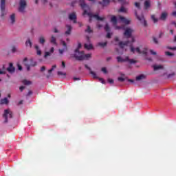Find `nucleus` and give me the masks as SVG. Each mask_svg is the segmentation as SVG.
<instances>
[{"mask_svg": "<svg viewBox=\"0 0 176 176\" xmlns=\"http://www.w3.org/2000/svg\"><path fill=\"white\" fill-rule=\"evenodd\" d=\"M74 57L78 61H83V60H89L90 57H91V54H85L84 51H79L78 49H76L74 51Z\"/></svg>", "mask_w": 176, "mask_h": 176, "instance_id": "nucleus-1", "label": "nucleus"}, {"mask_svg": "<svg viewBox=\"0 0 176 176\" xmlns=\"http://www.w3.org/2000/svg\"><path fill=\"white\" fill-rule=\"evenodd\" d=\"M82 14H83V16H86V14L87 16H89V22H91V19H93V17L94 19H96V20H98V21H104V20H105L104 17H100V16H98V14H94L91 12H87V11L86 10H84Z\"/></svg>", "mask_w": 176, "mask_h": 176, "instance_id": "nucleus-2", "label": "nucleus"}, {"mask_svg": "<svg viewBox=\"0 0 176 176\" xmlns=\"http://www.w3.org/2000/svg\"><path fill=\"white\" fill-rule=\"evenodd\" d=\"M0 10L1 19H5V16L8 14L6 11V0H0Z\"/></svg>", "mask_w": 176, "mask_h": 176, "instance_id": "nucleus-3", "label": "nucleus"}, {"mask_svg": "<svg viewBox=\"0 0 176 176\" xmlns=\"http://www.w3.org/2000/svg\"><path fill=\"white\" fill-rule=\"evenodd\" d=\"M116 60L118 63H130V64H135L137 60L134 59H130L129 56H126L125 58H122V56H117Z\"/></svg>", "mask_w": 176, "mask_h": 176, "instance_id": "nucleus-4", "label": "nucleus"}, {"mask_svg": "<svg viewBox=\"0 0 176 176\" xmlns=\"http://www.w3.org/2000/svg\"><path fill=\"white\" fill-rule=\"evenodd\" d=\"M3 118H4L5 119L4 123H8V118L12 119V118H13V112H12V111H10V109H6L4 111V113L3 114Z\"/></svg>", "mask_w": 176, "mask_h": 176, "instance_id": "nucleus-5", "label": "nucleus"}, {"mask_svg": "<svg viewBox=\"0 0 176 176\" xmlns=\"http://www.w3.org/2000/svg\"><path fill=\"white\" fill-rule=\"evenodd\" d=\"M26 8H27V1H25V0H20L19 7L18 8L19 12H20V13H24V12H25Z\"/></svg>", "mask_w": 176, "mask_h": 176, "instance_id": "nucleus-6", "label": "nucleus"}, {"mask_svg": "<svg viewBox=\"0 0 176 176\" xmlns=\"http://www.w3.org/2000/svg\"><path fill=\"white\" fill-rule=\"evenodd\" d=\"M135 17L140 21L141 24H143L144 27H146L148 25V23L146 22V20H145V17L144 16V14H142L141 16L138 15L137 11H135Z\"/></svg>", "mask_w": 176, "mask_h": 176, "instance_id": "nucleus-7", "label": "nucleus"}, {"mask_svg": "<svg viewBox=\"0 0 176 176\" xmlns=\"http://www.w3.org/2000/svg\"><path fill=\"white\" fill-rule=\"evenodd\" d=\"M134 32V30L130 28H127L125 29V31L124 32V36H126V38H131V34Z\"/></svg>", "mask_w": 176, "mask_h": 176, "instance_id": "nucleus-8", "label": "nucleus"}, {"mask_svg": "<svg viewBox=\"0 0 176 176\" xmlns=\"http://www.w3.org/2000/svg\"><path fill=\"white\" fill-rule=\"evenodd\" d=\"M85 67L87 69H88L89 71V74L93 76L94 79H98V76H97V74H96V72H93L91 70V68H90V67H89V65H85Z\"/></svg>", "mask_w": 176, "mask_h": 176, "instance_id": "nucleus-9", "label": "nucleus"}, {"mask_svg": "<svg viewBox=\"0 0 176 176\" xmlns=\"http://www.w3.org/2000/svg\"><path fill=\"white\" fill-rule=\"evenodd\" d=\"M119 19L122 23L126 25L130 24V22L131 21V19H127L124 16H120Z\"/></svg>", "mask_w": 176, "mask_h": 176, "instance_id": "nucleus-10", "label": "nucleus"}, {"mask_svg": "<svg viewBox=\"0 0 176 176\" xmlns=\"http://www.w3.org/2000/svg\"><path fill=\"white\" fill-rule=\"evenodd\" d=\"M7 71L10 74H14V72L16 71V68L13 66V63H9V67L7 68Z\"/></svg>", "mask_w": 176, "mask_h": 176, "instance_id": "nucleus-11", "label": "nucleus"}, {"mask_svg": "<svg viewBox=\"0 0 176 176\" xmlns=\"http://www.w3.org/2000/svg\"><path fill=\"white\" fill-rule=\"evenodd\" d=\"M69 20L73 21V23H74V24H76V12H72V13L69 14Z\"/></svg>", "mask_w": 176, "mask_h": 176, "instance_id": "nucleus-12", "label": "nucleus"}, {"mask_svg": "<svg viewBox=\"0 0 176 176\" xmlns=\"http://www.w3.org/2000/svg\"><path fill=\"white\" fill-rule=\"evenodd\" d=\"M130 50H131V53H135V52H137V53H138V54H141V50L138 47H136V48H134L133 45H130Z\"/></svg>", "mask_w": 176, "mask_h": 176, "instance_id": "nucleus-13", "label": "nucleus"}, {"mask_svg": "<svg viewBox=\"0 0 176 176\" xmlns=\"http://www.w3.org/2000/svg\"><path fill=\"white\" fill-rule=\"evenodd\" d=\"M54 68H57V65H54L52 66V68L48 70L49 74L46 76L47 79H49V78H50L52 76V72H53V71H54Z\"/></svg>", "mask_w": 176, "mask_h": 176, "instance_id": "nucleus-14", "label": "nucleus"}, {"mask_svg": "<svg viewBox=\"0 0 176 176\" xmlns=\"http://www.w3.org/2000/svg\"><path fill=\"white\" fill-rule=\"evenodd\" d=\"M129 41H125V42L120 41L118 43V46H120V49H124V46H127V45H129Z\"/></svg>", "mask_w": 176, "mask_h": 176, "instance_id": "nucleus-15", "label": "nucleus"}, {"mask_svg": "<svg viewBox=\"0 0 176 176\" xmlns=\"http://www.w3.org/2000/svg\"><path fill=\"white\" fill-rule=\"evenodd\" d=\"M52 53H54V47H51L50 49V52H46L45 53V55H44V58H47V57H49V56H50L52 54Z\"/></svg>", "mask_w": 176, "mask_h": 176, "instance_id": "nucleus-16", "label": "nucleus"}, {"mask_svg": "<svg viewBox=\"0 0 176 176\" xmlns=\"http://www.w3.org/2000/svg\"><path fill=\"white\" fill-rule=\"evenodd\" d=\"M109 2H111V0H102V1H99V5H102V6H108Z\"/></svg>", "mask_w": 176, "mask_h": 176, "instance_id": "nucleus-17", "label": "nucleus"}, {"mask_svg": "<svg viewBox=\"0 0 176 176\" xmlns=\"http://www.w3.org/2000/svg\"><path fill=\"white\" fill-rule=\"evenodd\" d=\"M67 30L65 32L66 35H71V32L72 31V26L70 25H66Z\"/></svg>", "mask_w": 176, "mask_h": 176, "instance_id": "nucleus-18", "label": "nucleus"}, {"mask_svg": "<svg viewBox=\"0 0 176 176\" xmlns=\"http://www.w3.org/2000/svg\"><path fill=\"white\" fill-rule=\"evenodd\" d=\"M1 105H8V104H9V100H8V98H4L3 99L1 100V102H0Z\"/></svg>", "mask_w": 176, "mask_h": 176, "instance_id": "nucleus-19", "label": "nucleus"}, {"mask_svg": "<svg viewBox=\"0 0 176 176\" xmlns=\"http://www.w3.org/2000/svg\"><path fill=\"white\" fill-rule=\"evenodd\" d=\"M154 71H159V69H163V65H154L153 66Z\"/></svg>", "mask_w": 176, "mask_h": 176, "instance_id": "nucleus-20", "label": "nucleus"}, {"mask_svg": "<svg viewBox=\"0 0 176 176\" xmlns=\"http://www.w3.org/2000/svg\"><path fill=\"white\" fill-rule=\"evenodd\" d=\"M151 8V1L146 0L144 2V9H149Z\"/></svg>", "mask_w": 176, "mask_h": 176, "instance_id": "nucleus-21", "label": "nucleus"}, {"mask_svg": "<svg viewBox=\"0 0 176 176\" xmlns=\"http://www.w3.org/2000/svg\"><path fill=\"white\" fill-rule=\"evenodd\" d=\"M10 19L11 20L12 24H14V23H16V14H11V16H10Z\"/></svg>", "mask_w": 176, "mask_h": 176, "instance_id": "nucleus-22", "label": "nucleus"}, {"mask_svg": "<svg viewBox=\"0 0 176 176\" xmlns=\"http://www.w3.org/2000/svg\"><path fill=\"white\" fill-rule=\"evenodd\" d=\"M25 46L27 47H32V42L31 41V40L30 38L28 39V41H26L25 42Z\"/></svg>", "mask_w": 176, "mask_h": 176, "instance_id": "nucleus-23", "label": "nucleus"}, {"mask_svg": "<svg viewBox=\"0 0 176 176\" xmlns=\"http://www.w3.org/2000/svg\"><path fill=\"white\" fill-rule=\"evenodd\" d=\"M50 42L53 43V45H54L55 46H57V41L54 36H51Z\"/></svg>", "mask_w": 176, "mask_h": 176, "instance_id": "nucleus-24", "label": "nucleus"}, {"mask_svg": "<svg viewBox=\"0 0 176 176\" xmlns=\"http://www.w3.org/2000/svg\"><path fill=\"white\" fill-rule=\"evenodd\" d=\"M111 23H113V25H116L118 24V19L116 16H113L111 19Z\"/></svg>", "mask_w": 176, "mask_h": 176, "instance_id": "nucleus-25", "label": "nucleus"}, {"mask_svg": "<svg viewBox=\"0 0 176 176\" xmlns=\"http://www.w3.org/2000/svg\"><path fill=\"white\" fill-rule=\"evenodd\" d=\"M38 42L41 43V45H45V42H46V40L45 39V37L40 36L38 38Z\"/></svg>", "mask_w": 176, "mask_h": 176, "instance_id": "nucleus-26", "label": "nucleus"}, {"mask_svg": "<svg viewBox=\"0 0 176 176\" xmlns=\"http://www.w3.org/2000/svg\"><path fill=\"white\" fill-rule=\"evenodd\" d=\"M160 19V20H166L167 19V12H162Z\"/></svg>", "mask_w": 176, "mask_h": 176, "instance_id": "nucleus-27", "label": "nucleus"}, {"mask_svg": "<svg viewBox=\"0 0 176 176\" xmlns=\"http://www.w3.org/2000/svg\"><path fill=\"white\" fill-rule=\"evenodd\" d=\"M84 47L85 49H87V50H91V49H93V45H91V44H89V45L85 44Z\"/></svg>", "mask_w": 176, "mask_h": 176, "instance_id": "nucleus-28", "label": "nucleus"}, {"mask_svg": "<svg viewBox=\"0 0 176 176\" xmlns=\"http://www.w3.org/2000/svg\"><path fill=\"white\" fill-rule=\"evenodd\" d=\"M143 79H145V75L140 74L136 77V80H142Z\"/></svg>", "mask_w": 176, "mask_h": 176, "instance_id": "nucleus-29", "label": "nucleus"}, {"mask_svg": "<svg viewBox=\"0 0 176 176\" xmlns=\"http://www.w3.org/2000/svg\"><path fill=\"white\" fill-rule=\"evenodd\" d=\"M151 20H153L154 23H156L157 21H159V19L156 18L155 14L151 15Z\"/></svg>", "mask_w": 176, "mask_h": 176, "instance_id": "nucleus-30", "label": "nucleus"}, {"mask_svg": "<svg viewBox=\"0 0 176 176\" xmlns=\"http://www.w3.org/2000/svg\"><path fill=\"white\" fill-rule=\"evenodd\" d=\"M85 32H87V34H91L93 32V30H91L90 25L87 26V30H85Z\"/></svg>", "mask_w": 176, "mask_h": 176, "instance_id": "nucleus-31", "label": "nucleus"}, {"mask_svg": "<svg viewBox=\"0 0 176 176\" xmlns=\"http://www.w3.org/2000/svg\"><path fill=\"white\" fill-rule=\"evenodd\" d=\"M23 85H25L26 86H30V85L32 84V82L28 80H23Z\"/></svg>", "mask_w": 176, "mask_h": 176, "instance_id": "nucleus-32", "label": "nucleus"}, {"mask_svg": "<svg viewBox=\"0 0 176 176\" xmlns=\"http://www.w3.org/2000/svg\"><path fill=\"white\" fill-rule=\"evenodd\" d=\"M118 12L121 13H126L127 12V9H126L124 6H122L120 9L118 10Z\"/></svg>", "mask_w": 176, "mask_h": 176, "instance_id": "nucleus-33", "label": "nucleus"}, {"mask_svg": "<svg viewBox=\"0 0 176 176\" xmlns=\"http://www.w3.org/2000/svg\"><path fill=\"white\" fill-rule=\"evenodd\" d=\"M108 45L107 42H104V43H98V46H100V47H105Z\"/></svg>", "mask_w": 176, "mask_h": 176, "instance_id": "nucleus-34", "label": "nucleus"}, {"mask_svg": "<svg viewBox=\"0 0 176 176\" xmlns=\"http://www.w3.org/2000/svg\"><path fill=\"white\" fill-rule=\"evenodd\" d=\"M104 30L106 32H109L111 31V28H109V25L108 23H106L104 26Z\"/></svg>", "mask_w": 176, "mask_h": 176, "instance_id": "nucleus-35", "label": "nucleus"}, {"mask_svg": "<svg viewBox=\"0 0 176 176\" xmlns=\"http://www.w3.org/2000/svg\"><path fill=\"white\" fill-rule=\"evenodd\" d=\"M60 43H61V45H63V47H65L64 49H65V50H68V47H67V43H65V41H62L60 42Z\"/></svg>", "mask_w": 176, "mask_h": 176, "instance_id": "nucleus-36", "label": "nucleus"}, {"mask_svg": "<svg viewBox=\"0 0 176 176\" xmlns=\"http://www.w3.org/2000/svg\"><path fill=\"white\" fill-rule=\"evenodd\" d=\"M58 76H64V78H65V76H67V73H63V72H58Z\"/></svg>", "mask_w": 176, "mask_h": 176, "instance_id": "nucleus-37", "label": "nucleus"}, {"mask_svg": "<svg viewBox=\"0 0 176 176\" xmlns=\"http://www.w3.org/2000/svg\"><path fill=\"white\" fill-rule=\"evenodd\" d=\"M101 71L103 74H108V70H107V67H102Z\"/></svg>", "mask_w": 176, "mask_h": 176, "instance_id": "nucleus-38", "label": "nucleus"}, {"mask_svg": "<svg viewBox=\"0 0 176 176\" xmlns=\"http://www.w3.org/2000/svg\"><path fill=\"white\" fill-rule=\"evenodd\" d=\"M135 8H138V9H141V5L138 2L135 3Z\"/></svg>", "mask_w": 176, "mask_h": 176, "instance_id": "nucleus-39", "label": "nucleus"}, {"mask_svg": "<svg viewBox=\"0 0 176 176\" xmlns=\"http://www.w3.org/2000/svg\"><path fill=\"white\" fill-rule=\"evenodd\" d=\"M153 41L155 45H157L159 43V41H157V38L156 37H153Z\"/></svg>", "mask_w": 176, "mask_h": 176, "instance_id": "nucleus-40", "label": "nucleus"}, {"mask_svg": "<svg viewBox=\"0 0 176 176\" xmlns=\"http://www.w3.org/2000/svg\"><path fill=\"white\" fill-rule=\"evenodd\" d=\"M165 54H166V56H174V54H173V53H171V52H165Z\"/></svg>", "mask_w": 176, "mask_h": 176, "instance_id": "nucleus-41", "label": "nucleus"}, {"mask_svg": "<svg viewBox=\"0 0 176 176\" xmlns=\"http://www.w3.org/2000/svg\"><path fill=\"white\" fill-rule=\"evenodd\" d=\"M118 80L119 82H124L126 80V78H122V77H118Z\"/></svg>", "mask_w": 176, "mask_h": 176, "instance_id": "nucleus-42", "label": "nucleus"}, {"mask_svg": "<svg viewBox=\"0 0 176 176\" xmlns=\"http://www.w3.org/2000/svg\"><path fill=\"white\" fill-rule=\"evenodd\" d=\"M147 50H148V48H145L144 50L142 51L141 52V54H144V55H146L147 54Z\"/></svg>", "mask_w": 176, "mask_h": 176, "instance_id": "nucleus-43", "label": "nucleus"}, {"mask_svg": "<svg viewBox=\"0 0 176 176\" xmlns=\"http://www.w3.org/2000/svg\"><path fill=\"white\" fill-rule=\"evenodd\" d=\"M175 76V73H172L168 75V79H170V78H173V76Z\"/></svg>", "mask_w": 176, "mask_h": 176, "instance_id": "nucleus-44", "label": "nucleus"}, {"mask_svg": "<svg viewBox=\"0 0 176 176\" xmlns=\"http://www.w3.org/2000/svg\"><path fill=\"white\" fill-rule=\"evenodd\" d=\"M150 53L153 54V56H156V52L153 51V50H150Z\"/></svg>", "mask_w": 176, "mask_h": 176, "instance_id": "nucleus-45", "label": "nucleus"}, {"mask_svg": "<svg viewBox=\"0 0 176 176\" xmlns=\"http://www.w3.org/2000/svg\"><path fill=\"white\" fill-rule=\"evenodd\" d=\"M58 52H59L60 54H63V53H64V52H65V49L58 50Z\"/></svg>", "mask_w": 176, "mask_h": 176, "instance_id": "nucleus-46", "label": "nucleus"}, {"mask_svg": "<svg viewBox=\"0 0 176 176\" xmlns=\"http://www.w3.org/2000/svg\"><path fill=\"white\" fill-rule=\"evenodd\" d=\"M18 69L19 71H21L23 69V67H21V65L17 64Z\"/></svg>", "mask_w": 176, "mask_h": 176, "instance_id": "nucleus-47", "label": "nucleus"}, {"mask_svg": "<svg viewBox=\"0 0 176 176\" xmlns=\"http://www.w3.org/2000/svg\"><path fill=\"white\" fill-rule=\"evenodd\" d=\"M81 8H82V9H85V8H86V6H87V5H86L85 3H82L80 4Z\"/></svg>", "mask_w": 176, "mask_h": 176, "instance_id": "nucleus-48", "label": "nucleus"}, {"mask_svg": "<svg viewBox=\"0 0 176 176\" xmlns=\"http://www.w3.org/2000/svg\"><path fill=\"white\" fill-rule=\"evenodd\" d=\"M43 71H46V67H45V66H43V67H41V72H43Z\"/></svg>", "mask_w": 176, "mask_h": 176, "instance_id": "nucleus-49", "label": "nucleus"}, {"mask_svg": "<svg viewBox=\"0 0 176 176\" xmlns=\"http://www.w3.org/2000/svg\"><path fill=\"white\" fill-rule=\"evenodd\" d=\"M36 52H37L38 56H41L42 54V51H41L40 50H38L36 51Z\"/></svg>", "mask_w": 176, "mask_h": 176, "instance_id": "nucleus-50", "label": "nucleus"}, {"mask_svg": "<svg viewBox=\"0 0 176 176\" xmlns=\"http://www.w3.org/2000/svg\"><path fill=\"white\" fill-rule=\"evenodd\" d=\"M168 49H169V50H176V47H168Z\"/></svg>", "mask_w": 176, "mask_h": 176, "instance_id": "nucleus-51", "label": "nucleus"}, {"mask_svg": "<svg viewBox=\"0 0 176 176\" xmlns=\"http://www.w3.org/2000/svg\"><path fill=\"white\" fill-rule=\"evenodd\" d=\"M24 89H25V87H24V86H21V87H19L20 91H23V90H24Z\"/></svg>", "mask_w": 176, "mask_h": 176, "instance_id": "nucleus-52", "label": "nucleus"}, {"mask_svg": "<svg viewBox=\"0 0 176 176\" xmlns=\"http://www.w3.org/2000/svg\"><path fill=\"white\" fill-rule=\"evenodd\" d=\"M25 65L27 67V71H30L31 69L30 65L25 64Z\"/></svg>", "mask_w": 176, "mask_h": 176, "instance_id": "nucleus-53", "label": "nucleus"}, {"mask_svg": "<svg viewBox=\"0 0 176 176\" xmlns=\"http://www.w3.org/2000/svg\"><path fill=\"white\" fill-rule=\"evenodd\" d=\"M16 47H14V46H13L12 47V53H15V52H16Z\"/></svg>", "mask_w": 176, "mask_h": 176, "instance_id": "nucleus-54", "label": "nucleus"}, {"mask_svg": "<svg viewBox=\"0 0 176 176\" xmlns=\"http://www.w3.org/2000/svg\"><path fill=\"white\" fill-rule=\"evenodd\" d=\"M108 82H109V83L112 84V83H113V79H111V78H109V79H108Z\"/></svg>", "mask_w": 176, "mask_h": 176, "instance_id": "nucleus-55", "label": "nucleus"}, {"mask_svg": "<svg viewBox=\"0 0 176 176\" xmlns=\"http://www.w3.org/2000/svg\"><path fill=\"white\" fill-rule=\"evenodd\" d=\"M100 82H101V83H105V81L104 80V78H99Z\"/></svg>", "mask_w": 176, "mask_h": 176, "instance_id": "nucleus-56", "label": "nucleus"}, {"mask_svg": "<svg viewBox=\"0 0 176 176\" xmlns=\"http://www.w3.org/2000/svg\"><path fill=\"white\" fill-rule=\"evenodd\" d=\"M54 32L55 34L58 33V30H57V28H55L54 29Z\"/></svg>", "mask_w": 176, "mask_h": 176, "instance_id": "nucleus-57", "label": "nucleus"}, {"mask_svg": "<svg viewBox=\"0 0 176 176\" xmlns=\"http://www.w3.org/2000/svg\"><path fill=\"white\" fill-rule=\"evenodd\" d=\"M118 2H120V3H124L126 2V0H118Z\"/></svg>", "mask_w": 176, "mask_h": 176, "instance_id": "nucleus-58", "label": "nucleus"}, {"mask_svg": "<svg viewBox=\"0 0 176 176\" xmlns=\"http://www.w3.org/2000/svg\"><path fill=\"white\" fill-rule=\"evenodd\" d=\"M62 67L63 68H65V62L62 61Z\"/></svg>", "mask_w": 176, "mask_h": 176, "instance_id": "nucleus-59", "label": "nucleus"}, {"mask_svg": "<svg viewBox=\"0 0 176 176\" xmlns=\"http://www.w3.org/2000/svg\"><path fill=\"white\" fill-rule=\"evenodd\" d=\"M127 80L129 82H130L131 83H134V80H133V79H128Z\"/></svg>", "mask_w": 176, "mask_h": 176, "instance_id": "nucleus-60", "label": "nucleus"}, {"mask_svg": "<svg viewBox=\"0 0 176 176\" xmlns=\"http://www.w3.org/2000/svg\"><path fill=\"white\" fill-rule=\"evenodd\" d=\"M107 38H111V33H109V32L107 33Z\"/></svg>", "mask_w": 176, "mask_h": 176, "instance_id": "nucleus-61", "label": "nucleus"}, {"mask_svg": "<svg viewBox=\"0 0 176 176\" xmlns=\"http://www.w3.org/2000/svg\"><path fill=\"white\" fill-rule=\"evenodd\" d=\"M36 65V62H34V63L31 64V67H35Z\"/></svg>", "mask_w": 176, "mask_h": 176, "instance_id": "nucleus-62", "label": "nucleus"}, {"mask_svg": "<svg viewBox=\"0 0 176 176\" xmlns=\"http://www.w3.org/2000/svg\"><path fill=\"white\" fill-rule=\"evenodd\" d=\"M171 24H172L173 25H175V27L176 28V22H175V21H172V22H171Z\"/></svg>", "mask_w": 176, "mask_h": 176, "instance_id": "nucleus-63", "label": "nucleus"}, {"mask_svg": "<svg viewBox=\"0 0 176 176\" xmlns=\"http://www.w3.org/2000/svg\"><path fill=\"white\" fill-rule=\"evenodd\" d=\"M172 16H174V17H176V11L172 13Z\"/></svg>", "mask_w": 176, "mask_h": 176, "instance_id": "nucleus-64", "label": "nucleus"}]
</instances>
